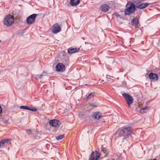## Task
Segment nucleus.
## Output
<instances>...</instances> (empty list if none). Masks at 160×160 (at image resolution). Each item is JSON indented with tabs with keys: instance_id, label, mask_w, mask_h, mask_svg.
<instances>
[{
	"instance_id": "cd10ccee",
	"label": "nucleus",
	"mask_w": 160,
	"mask_h": 160,
	"mask_svg": "<svg viewBox=\"0 0 160 160\" xmlns=\"http://www.w3.org/2000/svg\"><path fill=\"white\" fill-rule=\"evenodd\" d=\"M2 111V109L1 107L0 106V113H1Z\"/></svg>"
},
{
	"instance_id": "9d476101",
	"label": "nucleus",
	"mask_w": 160,
	"mask_h": 160,
	"mask_svg": "<svg viewBox=\"0 0 160 160\" xmlns=\"http://www.w3.org/2000/svg\"><path fill=\"white\" fill-rule=\"evenodd\" d=\"M149 78L154 82L157 81L158 79V75L156 73H150L148 76Z\"/></svg>"
},
{
	"instance_id": "2f4dec72",
	"label": "nucleus",
	"mask_w": 160,
	"mask_h": 160,
	"mask_svg": "<svg viewBox=\"0 0 160 160\" xmlns=\"http://www.w3.org/2000/svg\"><path fill=\"white\" fill-rule=\"evenodd\" d=\"M116 16H118L117 14H116Z\"/></svg>"
},
{
	"instance_id": "4be33fe9",
	"label": "nucleus",
	"mask_w": 160,
	"mask_h": 160,
	"mask_svg": "<svg viewBox=\"0 0 160 160\" xmlns=\"http://www.w3.org/2000/svg\"><path fill=\"white\" fill-rule=\"evenodd\" d=\"M47 74V73L45 71H43L42 74H41L40 75H37V77L38 78H42L43 76Z\"/></svg>"
},
{
	"instance_id": "f257e3e1",
	"label": "nucleus",
	"mask_w": 160,
	"mask_h": 160,
	"mask_svg": "<svg viewBox=\"0 0 160 160\" xmlns=\"http://www.w3.org/2000/svg\"><path fill=\"white\" fill-rule=\"evenodd\" d=\"M132 132L133 130L131 127L124 126L118 128L115 134H117L119 137L123 136V139L126 140L131 136Z\"/></svg>"
},
{
	"instance_id": "dca6fc26",
	"label": "nucleus",
	"mask_w": 160,
	"mask_h": 160,
	"mask_svg": "<svg viewBox=\"0 0 160 160\" xmlns=\"http://www.w3.org/2000/svg\"><path fill=\"white\" fill-rule=\"evenodd\" d=\"M138 23V19L137 17L133 18L131 22V25L133 26H136Z\"/></svg>"
},
{
	"instance_id": "4468645a",
	"label": "nucleus",
	"mask_w": 160,
	"mask_h": 160,
	"mask_svg": "<svg viewBox=\"0 0 160 160\" xmlns=\"http://www.w3.org/2000/svg\"><path fill=\"white\" fill-rule=\"evenodd\" d=\"M20 108L22 109L29 110L31 111H36L37 109L33 107L32 108H29L28 106H22L20 107Z\"/></svg>"
},
{
	"instance_id": "72a5a7b5",
	"label": "nucleus",
	"mask_w": 160,
	"mask_h": 160,
	"mask_svg": "<svg viewBox=\"0 0 160 160\" xmlns=\"http://www.w3.org/2000/svg\"><path fill=\"white\" fill-rule=\"evenodd\" d=\"M112 160H114V159H112Z\"/></svg>"
},
{
	"instance_id": "b1692460",
	"label": "nucleus",
	"mask_w": 160,
	"mask_h": 160,
	"mask_svg": "<svg viewBox=\"0 0 160 160\" xmlns=\"http://www.w3.org/2000/svg\"><path fill=\"white\" fill-rule=\"evenodd\" d=\"M26 132L28 134H30L32 132V131L30 129H27L26 131Z\"/></svg>"
},
{
	"instance_id": "c756f323",
	"label": "nucleus",
	"mask_w": 160,
	"mask_h": 160,
	"mask_svg": "<svg viewBox=\"0 0 160 160\" xmlns=\"http://www.w3.org/2000/svg\"><path fill=\"white\" fill-rule=\"evenodd\" d=\"M9 140V141H10V140ZM9 143H10V141H9V142H8V143H9Z\"/></svg>"
},
{
	"instance_id": "2eb2a0df",
	"label": "nucleus",
	"mask_w": 160,
	"mask_h": 160,
	"mask_svg": "<svg viewBox=\"0 0 160 160\" xmlns=\"http://www.w3.org/2000/svg\"><path fill=\"white\" fill-rule=\"evenodd\" d=\"M101 10L102 12H105L107 11L109 9V6L106 4H104L101 6Z\"/></svg>"
},
{
	"instance_id": "f03ea898",
	"label": "nucleus",
	"mask_w": 160,
	"mask_h": 160,
	"mask_svg": "<svg viewBox=\"0 0 160 160\" xmlns=\"http://www.w3.org/2000/svg\"><path fill=\"white\" fill-rule=\"evenodd\" d=\"M103 154L102 157H106L108 154L107 149L103 147L102 145L101 147V151L100 152V154L102 155ZM100 153L96 151L95 152H92L91 154L89 156V160H98L100 157Z\"/></svg>"
},
{
	"instance_id": "aec40b11",
	"label": "nucleus",
	"mask_w": 160,
	"mask_h": 160,
	"mask_svg": "<svg viewBox=\"0 0 160 160\" xmlns=\"http://www.w3.org/2000/svg\"><path fill=\"white\" fill-rule=\"evenodd\" d=\"M95 94V92H92L89 94L88 95V94H87V95H86V96L87 97V99H88L91 98L93 97L94 96Z\"/></svg>"
},
{
	"instance_id": "39448f33",
	"label": "nucleus",
	"mask_w": 160,
	"mask_h": 160,
	"mask_svg": "<svg viewBox=\"0 0 160 160\" xmlns=\"http://www.w3.org/2000/svg\"><path fill=\"white\" fill-rule=\"evenodd\" d=\"M122 96L124 98L128 107L133 103V99L132 97L128 93H124L122 94Z\"/></svg>"
},
{
	"instance_id": "473e14b6",
	"label": "nucleus",
	"mask_w": 160,
	"mask_h": 160,
	"mask_svg": "<svg viewBox=\"0 0 160 160\" xmlns=\"http://www.w3.org/2000/svg\"><path fill=\"white\" fill-rule=\"evenodd\" d=\"M116 16H118L117 14H116Z\"/></svg>"
},
{
	"instance_id": "f3484780",
	"label": "nucleus",
	"mask_w": 160,
	"mask_h": 160,
	"mask_svg": "<svg viewBox=\"0 0 160 160\" xmlns=\"http://www.w3.org/2000/svg\"><path fill=\"white\" fill-rule=\"evenodd\" d=\"M79 49V48H69L68 49V52L69 53H73L77 52Z\"/></svg>"
},
{
	"instance_id": "f8f14e48",
	"label": "nucleus",
	"mask_w": 160,
	"mask_h": 160,
	"mask_svg": "<svg viewBox=\"0 0 160 160\" xmlns=\"http://www.w3.org/2000/svg\"><path fill=\"white\" fill-rule=\"evenodd\" d=\"M9 140L8 139H3L0 142V148H3L8 143Z\"/></svg>"
},
{
	"instance_id": "1a4fd4ad",
	"label": "nucleus",
	"mask_w": 160,
	"mask_h": 160,
	"mask_svg": "<svg viewBox=\"0 0 160 160\" xmlns=\"http://www.w3.org/2000/svg\"><path fill=\"white\" fill-rule=\"evenodd\" d=\"M49 123L52 126L55 127H58L60 124V121L56 119L50 120L49 121Z\"/></svg>"
},
{
	"instance_id": "a878e982",
	"label": "nucleus",
	"mask_w": 160,
	"mask_h": 160,
	"mask_svg": "<svg viewBox=\"0 0 160 160\" xmlns=\"http://www.w3.org/2000/svg\"><path fill=\"white\" fill-rule=\"evenodd\" d=\"M107 80L110 83H112L113 82V80L110 78H107Z\"/></svg>"
},
{
	"instance_id": "a211bd4d",
	"label": "nucleus",
	"mask_w": 160,
	"mask_h": 160,
	"mask_svg": "<svg viewBox=\"0 0 160 160\" xmlns=\"http://www.w3.org/2000/svg\"><path fill=\"white\" fill-rule=\"evenodd\" d=\"M79 0H71L70 3L72 6H76L80 3Z\"/></svg>"
},
{
	"instance_id": "6e6552de",
	"label": "nucleus",
	"mask_w": 160,
	"mask_h": 160,
	"mask_svg": "<svg viewBox=\"0 0 160 160\" xmlns=\"http://www.w3.org/2000/svg\"><path fill=\"white\" fill-rule=\"evenodd\" d=\"M56 71L58 72H63L65 70V65L62 63H58L55 67Z\"/></svg>"
},
{
	"instance_id": "20e7f679",
	"label": "nucleus",
	"mask_w": 160,
	"mask_h": 160,
	"mask_svg": "<svg viewBox=\"0 0 160 160\" xmlns=\"http://www.w3.org/2000/svg\"><path fill=\"white\" fill-rule=\"evenodd\" d=\"M14 21L13 16L8 14L5 17L3 21V24L5 26L8 27L12 26Z\"/></svg>"
},
{
	"instance_id": "0eeeda50",
	"label": "nucleus",
	"mask_w": 160,
	"mask_h": 160,
	"mask_svg": "<svg viewBox=\"0 0 160 160\" xmlns=\"http://www.w3.org/2000/svg\"><path fill=\"white\" fill-rule=\"evenodd\" d=\"M52 32L54 33H57L61 31V28L57 23L54 24L51 28Z\"/></svg>"
},
{
	"instance_id": "412c9836",
	"label": "nucleus",
	"mask_w": 160,
	"mask_h": 160,
	"mask_svg": "<svg viewBox=\"0 0 160 160\" xmlns=\"http://www.w3.org/2000/svg\"><path fill=\"white\" fill-rule=\"evenodd\" d=\"M134 4L135 5L136 8L138 7V6H139L141 3L140 0H134Z\"/></svg>"
},
{
	"instance_id": "423d86ee",
	"label": "nucleus",
	"mask_w": 160,
	"mask_h": 160,
	"mask_svg": "<svg viewBox=\"0 0 160 160\" xmlns=\"http://www.w3.org/2000/svg\"><path fill=\"white\" fill-rule=\"evenodd\" d=\"M36 16V14H33L29 16L26 19L27 24L30 25L33 23L35 21Z\"/></svg>"
},
{
	"instance_id": "5701e85b",
	"label": "nucleus",
	"mask_w": 160,
	"mask_h": 160,
	"mask_svg": "<svg viewBox=\"0 0 160 160\" xmlns=\"http://www.w3.org/2000/svg\"><path fill=\"white\" fill-rule=\"evenodd\" d=\"M64 137V135L62 134L61 135H60L58 136L56 138L58 140H60L62 139Z\"/></svg>"
},
{
	"instance_id": "bb28decb",
	"label": "nucleus",
	"mask_w": 160,
	"mask_h": 160,
	"mask_svg": "<svg viewBox=\"0 0 160 160\" xmlns=\"http://www.w3.org/2000/svg\"><path fill=\"white\" fill-rule=\"evenodd\" d=\"M3 122L5 123H7L8 122V121L6 120H4Z\"/></svg>"
},
{
	"instance_id": "ddd939ff",
	"label": "nucleus",
	"mask_w": 160,
	"mask_h": 160,
	"mask_svg": "<svg viewBox=\"0 0 160 160\" xmlns=\"http://www.w3.org/2000/svg\"><path fill=\"white\" fill-rule=\"evenodd\" d=\"M151 3H141L139 6H138L137 8L139 9H143L147 7L149 5H151Z\"/></svg>"
},
{
	"instance_id": "7ed1b4c3",
	"label": "nucleus",
	"mask_w": 160,
	"mask_h": 160,
	"mask_svg": "<svg viewBox=\"0 0 160 160\" xmlns=\"http://www.w3.org/2000/svg\"><path fill=\"white\" fill-rule=\"evenodd\" d=\"M126 8L124 10V13L126 15H129L133 13L136 10V7L133 2H128L125 6Z\"/></svg>"
},
{
	"instance_id": "9b49d317",
	"label": "nucleus",
	"mask_w": 160,
	"mask_h": 160,
	"mask_svg": "<svg viewBox=\"0 0 160 160\" xmlns=\"http://www.w3.org/2000/svg\"><path fill=\"white\" fill-rule=\"evenodd\" d=\"M101 113L99 112H96L93 113L92 118L94 119L99 120L102 117Z\"/></svg>"
},
{
	"instance_id": "6ab92c4d",
	"label": "nucleus",
	"mask_w": 160,
	"mask_h": 160,
	"mask_svg": "<svg viewBox=\"0 0 160 160\" xmlns=\"http://www.w3.org/2000/svg\"><path fill=\"white\" fill-rule=\"evenodd\" d=\"M149 108L148 107H146L141 109L140 110V112L141 113H146L149 110Z\"/></svg>"
},
{
	"instance_id": "c85d7f7f",
	"label": "nucleus",
	"mask_w": 160,
	"mask_h": 160,
	"mask_svg": "<svg viewBox=\"0 0 160 160\" xmlns=\"http://www.w3.org/2000/svg\"><path fill=\"white\" fill-rule=\"evenodd\" d=\"M146 0H140V2H143V1H145Z\"/></svg>"
},
{
	"instance_id": "7c9ffc66",
	"label": "nucleus",
	"mask_w": 160,
	"mask_h": 160,
	"mask_svg": "<svg viewBox=\"0 0 160 160\" xmlns=\"http://www.w3.org/2000/svg\"><path fill=\"white\" fill-rule=\"evenodd\" d=\"M1 42V41L0 40V42Z\"/></svg>"
},
{
	"instance_id": "393cba45",
	"label": "nucleus",
	"mask_w": 160,
	"mask_h": 160,
	"mask_svg": "<svg viewBox=\"0 0 160 160\" xmlns=\"http://www.w3.org/2000/svg\"><path fill=\"white\" fill-rule=\"evenodd\" d=\"M89 105L91 107H96V103L95 102H92Z\"/></svg>"
}]
</instances>
